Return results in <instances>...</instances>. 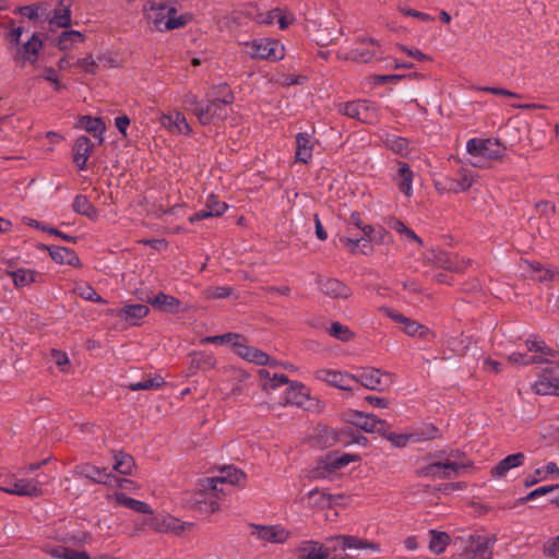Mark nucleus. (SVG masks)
<instances>
[{
    "label": "nucleus",
    "instance_id": "nucleus-1",
    "mask_svg": "<svg viewBox=\"0 0 559 559\" xmlns=\"http://www.w3.org/2000/svg\"><path fill=\"white\" fill-rule=\"evenodd\" d=\"M224 475L209 477L200 483L199 492L197 493L195 504L201 511L215 512L218 509V496L223 489L217 487L218 484L242 485L246 475L236 468H225L222 471Z\"/></svg>",
    "mask_w": 559,
    "mask_h": 559
},
{
    "label": "nucleus",
    "instance_id": "nucleus-2",
    "mask_svg": "<svg viewBox=\"0 0 559 559\" xmlns=\"http://www.w3.org/2000/svg\"><path fill=\"white\" fill-rule=\"evenodd\" d=\"M462 453L457 450L447 453L438 451L429 453L427 460L429 463L416 471L418 477H428L431 479H452L459 476L460 471L468 467L471 462H460Z\"/></svg>",
    "mask_w": 559,
    "mask_h": 559
},
{
    "label": "nucleus",
    "instance_id": "nucleus-3",
    "mask_svg": "<svg viewBox=\"0 0 559 559\" xmlns=\"http://www.w3.org/2000/svg\"><path fill=\"white\" fill-rule=\"evenodd\" d=\"M462 546V556L466 559H492V549L497 542L493 534H471L457 538Z\"/></svg>",
    "mask_w": 559,
    "mask_h": 559
},
{
    "label": "nucleus",
    "instance_id": "nucleus-4",
    "mask_svg": "<svg viewBox=\"0 0 559 559\" xmlns=\"http://www.w3.org/2000/svg\"><path fill=\"white\" fill-rule=\"evenodd\" d=\"M328 542L332 544L330 547L331 555L328 559H353L347 554H338V551H345L346 549H370L379 552L380 545L368 539L360 538L355 535H334L328 538Z\"/></svg>",
    "mask_w": 559,
    "mask_h": 559
},
{
    "label": "nucleus",
    "instance_id": "nucleus-5",
    "mask_svg": "<svg viewBox=\"0 0 559 559\" xmlns=\"http://www.w3.org/2000/svg\"><path fill=\"white\" fill-rule=\"evenodd\" d=\"M148 20L160 32L180 28L189 21L187 15H178L176 8L166 3L153 5L148 13Z\"/></svg>",
    "mask_w": 559,
    "mask_h": 559
},
{
    "label": "nucleus",
    "instance_id": "nucleus-6",
    "mask_svg": "<svg viewBox=\"0 0 559 559\" xmlns=\"http://www.w3.org/2000/svg\"><path fill=\"white\" fill-rule=\"evenodd\" d=\"M249 49L248 55L253 59H267L277 61L284 57V47L274 39L260 38L251 43H246Z\"/></svg>",
    "mask_w": 559,
    "mask_h": 559
},
{
    "label": "nucleus",
    "instance_id": "nucleus-7",
    "mask_svg": "<svg viewBox=\"0 0 559 559\" xmlns=\"http://www.w3.org/2000/svg\"><path fill=\"white\" fill-rule=\"evenodd\" d=\"M222 88L226 91L224 97H215L210 100L205 106L202 105L194 110V115L198 117L202 124H209L214 118H223L222 105H230L234 103L235 96L226 84H223Z\"/></svg>",
    "mask_w": 559,
    "mask_h": 559
},
{
    "label": "nucleus",
    "instance_id": "nucleus-8",
    "mask_svg": "<svg viewBox=\"0 0 559 559\" xmlns=\"http://www.w3.org/2000/svg\"><path fill=\"white\" fill-rule=\"evenodd\" d=\"M338 111L362 123H376L378 114L376 107L367 100H354L338 105Z\"/></svg>",
    "mask_w": 559,
    "mask_h": 559
},
{
    "label": "nucleus",
    "instance_id": "nucleus-9",
    "mask_svg": "<svg viewBox=\"0 0 559 559\" xmlns=\"http://www.w3.org/2000/svg\"><path fill=\"white\" fill-rule=\"evenodd\" d=\"M144 524L156 533L174 535H181L189 525L170 514H155L153 510L152 514L144 519Z\"/></svg>",
    "mask_w": 559,
    "mask_h": 559
},
{
    "label": "nucleus",
    "instance_id": "nucleus-10",
    "mask_svg": "<svg viewBox=\"0 0 559 559\" xmlns=\"http://www.w3.org/2000/svg\"><path fill=\"white\" fill-rule=\"evenodd\" d=\"M533 389L539 395H559V361L549 362L543 369Z\"/></svg>",
    "mask_w": 559,
    "mask_h": 559
},
{
    "label": "nucleus",
    "instance_id": "nucleus-11",
    "mask_svg": "<svg viewBox=\"0 0 559 559\" xmlns=\"http://www.w3.org/2000/svg\"><path fill=\"white\" fill-rule=\"evenodd\" d=\"M466 151L473 156L488 159H498L502 155L499 141L492 139H471L466 144Z\"/></svg>",
    "mask_w": 559,
    "mask_h": 559
},
{
    "label": "nucleus",
    "instance_id": "nucleus-12",
    "mask_svg": "<svg viewBox=\"0 0 559 559\" xmlns=\"http://www.w3.org/2000/svg\"><path fill=\"white\" fill-rule=\"evenodd\" d=\"M251 535L260 540L272 544H284L290 537V532L281 525L249 524Z\"/></svg>",
    "mask_w": 559,
    "mask_h": 559
},
{
    "label": "nucleus",
    "instance_id": "nucleus-13",
    "mask_svg": "<svg viewBox=\"0 0 559 559\" xmlns=\"http://www.w3.org/2000/svg\"><path fill=\"white\" fill-rule=\"evenodd\" d=\"M41 47L43 41L39 39L37 34H33L26 43L21 46L19 45L15 48V52L13 53V61L21 68L24 67L27 62L35 64Z\"/></svg>",
    "mask_w": 559,
    "mask_h": 559
},
{
    "label": "nucleus",
    "instance_id": "nucleus-14",
    "mask_svg": "<svg viewBox=\"0 0 559 559\" xmlns=\"http://www.w3.org/2000/svg\"><path fill=\"white\" fill-rule=\"evenodd\" d=\"M316 379L326 382L340 390L354 391L353 384L356 380V377L336 370L319 369L316 371Z\"/></svg>",
    "mask_w": 559,
    "mask_h": 559
},
{
    "label": "nucleus",
    "instance_id": "nucleus-15",
    "mask_svg": "<svg viewBox=\"0 0 559 559\" xmlns=\"http://www.w3.org/2000/svg\"><path fill=\"white\" fill-rule=\"evenodd\" d=\"M350 421L366 432H376L379 435H385V427H388L385 420L378 418L373 414H365L358 411L350 415Z\"/></svg>",
    "mask_w": 559,
    "mask_h": 559
},
{
    "label": "nucleus",
    "instance_id": "nucleus-16",
    "mask_svg": "<svg viewBox=\"0 0 559 559\" xmlns=\"http://www.w3.org/2000/svg\"><path fill=\"white\" fill-rule=\"evenodd\" d=\"M355 377L356 380L354 384L359 383L360 385L365 386L368 390L382 391L384 389V385L390 384V382L384 381L383 378L390 379L391 374L388 372H382L380 369L377 368H367L364 369L361 373Z\"/></svg>",
    "mask_w": 559,
    "mask_h": 559
},
{
    "label": "nucleus",
    "instance_id": "nucleus-17",
    "mask_svg": "<svg viewBox=\"0 0 559 559\" xmlns=\"http://www.w3.org/2000/svg\"><path fill=\"white\" fill-rule=\"evenodd\" d=\"M426 261L437 267L445 271L460 273L463 272L464 265L459 261L456 255H451L448 252L432 249L426 257Z\"/></svg>",
    "mask_w": 559,
    "mask_h": 559
},
{
    "label": "nucleus",
    "instance_id": "nucleus-18",
    "mask_svg": "<svg viewBox=\"0 0 559 559\" xmlns=\"http://www.w3.org/2000/svg\"><path fill=\"white\" fill-rule=\"evenodd\" d=\"M296 552L298 559H328L331 555L330 547L313 539L301 540Z\"/></svg>",
    "mask_w": 559,
    "mask_h": 559
},
{
    "label": "nucleus",
    "instance_id": "nucleus-19",
    "mask_svg": "<svg viewBox=\"0 0 559 559\" xmlns=\"http://www.w3.org/2000/svg\"><path fill=\"white\" fill-rule=\"evenodd\" d=\"M0 491L10 495L24 496L31 498H37L43 495V489L40 488L39 483L27 479L16 480L10 487L0 486Z\"/></svg>",
    "mask_w": 559,
    "mask_h": 559
},
{
    "label": "nucleus",
    "instance_id": "nucleus-20",
    "mask_svg": "<svg viewBox=\"0 0 559 559\" xmlns=\"http://www.w3.org/2000/svg\"><path fill=\"white\" fill-rule=\"evenodd\" d=\"M140 299L146 301L162 312L177 313L180 311L181 301L178 298L164 293H159L153 297L147 295Z\"/></svg>",
    "mask_w": 559,
    "mask_h": 559
},
{
    "label": "nucleus",
    "instance_id": "nucleus-21",
    "mask_svg": "<svg viewBox=\"0 0 559 559\" xmlns=\"http://www.w3.org/2000/svg\"><path fill=\"white\" fill-rule=\"evenodd\" d=\"M233 347L235 348L237 355L250 362H254L260 366L270 364L269 355L255 347L248 346L240 343L239 341H235L233 343Z\"/></svg>",
    "mask_w": 559,
    "mask_h": 559
},
{
    "label": "nucleus",
    "instance_id": "nucleus-22",
    "mask_svg": "<svg viewBox=\"0 0 559 559\" xmlns=\"http://www.w3.org/2000/svg\"><path fill=\"white\" fill-rule=\"evenodd\" d=\"M524 461L525 454L522 452L510 454L491 468L490 475L493 478H503L509 471L522 466Z\"/></svg>",
    "mask_w": 559,
    "mask_h": 559
},
{
    "label": "nucleus",
    "instance_id": "nucleus-23",
    "mask_svg": "<svg viewBox=\"0 0 559 559\" xmlns=\"http://www.w3.org/2000/svg\"><path fill=\"white\" fill-rule=\"evenodd\" d=\"M93 148L94 145L87 136L81 135L75 140L73 145V162L81 170L85 169L86 162Z\"/></svg>",
    "mask_w": 559,
    "mask_h": 559
},
{
    "label": "nucleus",
    "instance_id": "nucleus-24",
    "mask_svg": "<svg viewBox=\"0 0 559 559\" xmlns=\"http://www.w3.org/2000/svg\"><path fill=\"white\" fill-rule=\"evenodd\" d=\"M74 473L97 484H106L107 478L110 477V473L107 472L106 467H98L88 463L75 466Z\"/></svg>",
    "mask_w": 559,
    "mask_h": 559
},
{
    "label": "nucleus",
    "instance_id": "nucleus-25",
    "mask_svg": "<svg viewBox=\"0 0 559 559\" xmlns=\"http://www.w3.org/2000/svg\"><path fill=\"white\" fill-rule=\"evenodd\" d=\"M160 123L173 133L189 134L191 132V128L187 122L186 117L178 111L171 115H163L160 117Z\"/></svg>",
    "mask_w": 559,
    "mask_h": 559
},
{
    "label": "nucleus",
    "instance_id": "nucleus-26",
    "mask_svg": "<svg viewBox=\"0 0 559 559\" xmlns=\"http://www.w3.org/2000/svg\"><path fill=\"white\" fill-rule=\"evenodd\" d=\"M44 248L49 251L51 259L57 263L81 266L80 259L74 251L60 246H44Z\"/></svg>",
    "mask_w": 559,
    "mask_h": 559
},
{
    "label": "nucleus",
    "instance_id": "nucleus-27",
    "mask_svg": "<svg viewBox=\"0 0 559 559\" xmlns=\"http://www.w3.org/2000/svg\"><path fill=\"white\" fill-rule=\"evenodd\" d=\"M321 292L330 298L347 299L352 290L345 284L335 278H328L321 283Z\"/></svg>",
    "mask_w": 559,
    "mask_h": 559
},
{
    "label": "nucleus",
    "instance_id": "nucleus-28",
    "mask_svg": "<svg viewBox=\"0 0 559 559\" xmlns=\"http://www.w3.org/2000/svg\"><path fill=\"white\" fill-rule=\"evenodd\" d=\"M150 312V309L146 305L143 304H134L127 305L123 308L117 311V316L127 322H130L133 325L138 324V321L146 317Z\"/></svg>",
    "mask_w": 559,
    "mask_h": 559
},
{
    "label": "nucleus",
    "instance_id": "nucleus-29",
    "mask_svg": "<svg viewBox=\"0 0 559 559\" xmlns=\"http://www.w3.org/2000/svg\"><path fill=\"white\" fill-rule=\"evenodd\" d=\"M309 400L308 389L299 382H292L286 390L285 404L304 406Z\"/></svg>",
    "mask_w": 559,
    "mask_h": 559
},
{
    "label": "nucleus",
    "instance_id": "nucleus-30",
    "mask_svg": "<svg viewBox=\"0 0 559 559\" xmlns=\"http://www.w3.org/2000/svg\"><path fill=\"white\" fill-rule=\"evenodd\" d=\"M112 499L117 504L123 506L136 513L145 515L152 514V508L146 502L128 497L123 492H116Z\"/></svg>",
    "mask_w": 559,
    "mask_h": 559
},
{
    "label": "nucleus",
    "instance_id": "nucleus-31",
    "mask_svg": "<svg viewBox=\"0 0 559 559\" xmlns=\"http://www.w3.org/2000/svg\"><path fill=\"white\" fill-rule=\"evenodd\" d=\"M71 0H60L58 8L53 10V15L49 23L64 28L71 26Z\"/></svg>",
    "mask_w": 559,
    "mask_h": 559
},
{
    "label": "nucleus",
    "instance_id": "nucleus-32",
    "mask_svg": "<svg viewBox=\"0 0 559 559\" xmlns=\"http://www.w3.org/2000/svg\"><path fill=\"white\" fill-rule=\"evenodd\" d=\"M313 144L309 134L298 133L296 135V160L308 163L312 158Z\"/></svg>",
    "mask_w": 559,
    "mask_h": 559
},
{
    "label": "nucleus",
    "instance_id": "nucleus-33",
    "mask_svg": "<svg viewBox=\"0 0 559 559\" xmlns=\"http://www.w3.org/2000/svg\"><path fill=\"white\" fill-rule=\"evenodd\" d=\"M526 267L532 272L531 277L539 283L551 282L558 273L555 269L545 267L539 262L524 261Z\"/></svg>",
    "mask_w": 559,
    "mask_h": 559
},
{
    "label": "nucleus",
    "instance_id": "nucleus-34",
    "mask_svg": "<svg viewBox=\"0 0 559 559\" xmlns=\"http://www.w3.org/2000/svg\"><path fill=\"white\" fill-rule=\"evenodd\" d=\"M307 497H308L309 503L311 506L317 507V508H321V509L330 508L334 503H336L337 499H342L343 498L342 495L332 496V495H329V493H326L324 491H321L319 489H313V490L309 491Z\"/></svg>",
    "mask_w": 559,
    "mask_h": 559
},
{
    "label": "nucleus",
    "instance_id": "nucleus-35",
    "mask_svg": "<svg viewBox=\"0 0 559 559\" xmlns=\"http://www.w3.org/2000/svg\"><path fill=\"white\" fill-rule=\"evenodd\" d=\"M79 124L94 136H97L99 139V143L104 141L102 134L106 130V126L100 118L81 116L79 118Z\"/></svg>",
    "mask_w": 559,
    "mask_h": 559
},
{
    "label": "nucleus",
    "instance_id": "nucleus-36",
    "mask_svg": "<svg viewBox=\"0 0 559 559\" xmlns=\"http://www.w3.org/2000/svg\"><path fill=\"white\" fill-rule=\"evenodd\" d=\"M429 535L431 538L429 540L428 548L437 555L442 554L451 542L450 535L445 532L430 530Z\"/></svg>",
    "mask_w": 559,
    "mask_h": 559
},
{
    "label": "nucleus",
    "instance_id": "nucleus-37",
    "mask_svg": "<svg viewBox=\"0 0 559 559\" xmlns=\"http://www.w3.org/2000/svg\"><path fill=\"white\" fill-rule=\"evenodd\" d=\"M403 332L408 336H417L423 340L436 337V333L431 331L428 326L420 324L412 319H408L407 322L404 324Z\"/></svg>",
    "mask_w": 559,
    "mask_h": 559
},
{
    "label": "nucleus",
    "instance_id": "nucleus-38",
    "mask_svg": "<svg viewBox=\"0 0 559 559\" xmlns=\"http://www.w3.org/2000/svg\"><path fill=\"white\" fill-rule=\"evenodd\" d=\"M72 207L74 212H76L80 215H84L90 219L94 221L98 216L96 207L88 201V199L85 195H76Z\"/></svg>",
    "mask_w": 559,
    "mask_h": 559
},
{
    "label": "nucleus",
    "instance_id": "nucleus-39",
    "mask_svg": "<svg viewBox=\"0 0 559 559\" xmlns=\"http://www.w3.org/2000/svg\"><path fill=\"white\" fill-rule=\"evenodd\" d=\"M7 274L12 277L16 287H24L36 282L38 275L35 271L25 269L8 270Z\"/></svg>",
    "mask_w": 559,
    "mask_h": 559
},
{
    "label": "nucleus",
    "instance_id": "nucleus-40",
    "mask_svg": "<svg viewBox=\"0 0 559 559\" xmlns=\"http://www.w3.org/2000/svg\"><path fill=\"white\" fill-rule=\"evenodd\" d=\"M84 35L79 31H66L58 37L57 46L60 50H70L75 43L84 41Z\"/></svg>",
    "mask_w": 559,
    "mask_h": 559
},
{
    "label": "nucleus",
    "instance_id": "nucleus-41",
    "mask_svg": "<svg viewBox=\"0 0 559 559\" xmlns=\"http://www.w3.org/2000/svg\"><path fill=\"white\" fill-rule=\"evenodd\" d=\"M135 466L134 460L130 454L119 452L115 455L114 469L122 475H131Z\"/></svg>",
    "mask_w": 559,
    "mask_h": 559
},
{
    "label": "nucleus",
    "instance_id": "nucleus-42",
    "mask_svg": "<svg viewBox=\"0 0 559 559\" xmlns=\"http://www.w3.org/2000/svg\"><path fill=\"white\" fill-rule=\"evenodd\" d=\"M49 554L60 559H90V555L86 551H78L63 546L52 548L49 550Z\"/></svg>",
    "mask_w": 559,
    "mask_h": 559
},
{
    "label": "nucleus",
    "instance_id": "nucleus-43",
    "mask_svg": "<svg viewBox=\"0 0 559 559\" xmlns=\"http://www.w3.org/2000/svg\"><path fill=\"white\" fill-rule=\"evenodd\" d=\"M330 336L341 341L349 342L355 338V333L347 325L340 322H333L328 330Z\"/></svg>",
    "mask_w": 559,
    "mask_h": 559
},
{
    "label": "nucleus",
    "instance_id": "nucleus-44",
    "mask_svg": "<svg viewBox=\"0 0 559 559\" xmlns=\"http://www.w3.org/2000/svg\"><path fill=\"white\" fill-rule=\"evenodd\" d=\"M399 166V174L402 178L399 187L402 192L409 197L412 194L413 171L406 163H400Z\"/></svg>",
    "mask_w": 559,
    "mask_h": 559
},
{
    "label": "nucleus",
    "instance_id": "nucleus-45",
    "mask_svg": "<svg viewBox=\"0 0 559 559\" xmlns=\"http://www.w3.org/2000/svg\"><path fill=\"white\" fill-rule=\"evenodd\" d=\"M509 361L514 365H532V364H542L544 362V359L540 355H527V353H512L508 357Z\"/></svg>",
    "mask_w": 559,
    "mask_h": 559
},
{
    "label": "nucleus",
    "instance_id": "nucleus-46",
    "mask_svg": "<svg viewBox=\"0 0 559 559\" xmlns=\"http://www.w3.org/2000/svg\"><path fill=\"white\" fill-rule=\"evenodd\" d=\"M385 145L394 153L405 156L408 152V140L401 136H386Z\"/></svg>",
    "mask_w": 559,
    "mask_h": 559
},
{
    "label": "nucleus",
    "instance_id": "nucleus-47",
    "mask_svg": "<svg viewBox=\"0 0 559 559\" xmlns=\"http://www.w3.org/2000/svg\"><path fill=\"white\" fill-rule=\"evenodd\" d=\"M374 53H376V51L373 49H369V48H362V49L355 48V49L349 50L344 56V59L353 60V61H356V62H369L373 58Z\"/></svg>",
    "mask_w": 559,
    "mask_h": 559
},
{
    "label": "nucleus",
    "instance_id": "nucleus-48",
    "mask_svg": "<svg viewBox=\"0 0 559 559\" xmlns=\"http://www.w3.org/2000/svg\"><path fill=\"white\" fill-rule=\"evenodd\" d=\"M453 182L455 186L449 188L453 192L467 191L474 182V176L468 170L462 169L460 171V178Z\"/></svg>",
    "mask_w": 559,
    "mask_h": 559
},
{
    "label": "nucleus",
    "instance_id": "nucleus-49",
    "mask_svg": "<svg viewBox=\"0 0 559 559\" xmlns=\"http://www.w3.org/2000/svg\"><path fill=\"white\" fill-rule=\"evenodd\" d=\"M74 292L85 300L105 302V300L96 293V290L87 284L76 285Z\"/></svg>",
    "mask_w": 559,
    "mask_h": 559
},
{
    "label": "nucleus",
    "instance_id": "nucleus-50",
    "mask_svg": "<svg viewBox=\"0 0 559 559\" xmlns=\"http://www.w3.org/2000/svg\"><path fill=\"white\" fill-rule=\"evenodd\" d=\"M260 376L264 378H269V382L263 383V389L267 390L275 389L281 384H287L289 382L288 378L285 374H274L272 378L270 377V372L266 370H260Z\"/></svg>",
    "mask_w": 559,
    "mask_h": 559
},
{
    "label": "nucleus",
    "instance_id": "nucleus-51",
    "mask_svg": "<svg viewBox=\"0 0 559 559\" xmlns=\"http://www.w3.org/2000/svg\"><path fill=\"white\" fill-rule=\"evenodd\" d=\"M209 211H212L216 217L223 215L228 209V205L221 202L214 194H210L204 205Z\"/></svg>",
    "mask_w": 559,
    "mask_h": 559
},
{
    "label": "nucleus",
    "instance_id": "nucleus-52",
    "mask_svg": "<svg viewBox=\"0 0 559 559\" xmlns=\"http://www.w3.org/2000/svg\"><path fill=\"white\" fill-rule=\"evenodd\" d=\"M163 384H164V379L162 377H155L153 379H148L145 381L132 383L129 385V388L132 391L153 390V389L160 388Z\"/></svg>",
    "mask_w": 559,
    "mask_h": 559
},
{
    "label": "nucleus",
    "instance_id": "nucleus-53",
    "mask_svg": "<svg viewBox=\"0 0 559 559\" xmlns=\"http://www.w3.org/2000/svg\"><path fill=\"white\" fill-rule=\"evenodd\" d=\"M240 338H241V336L239 334L226 333V334H223V335L206 336V337L201 340V343H203V344H207V343H212V344L231 343L233 344L235 341L238 342V340H240Z\"/></svg>",
    "mask_w": 559,
    "mask_h": 559
},
{
    "label": "nucleus",
    "instance_id": "nucleus-54",
    "mask_svg": "<svg viewBox=\"0 0 559 559\" xmlns=\"http://www.w3.org/2000/svg\"><path fill=\"white\" fill-rule=\"evenodd\" d=\"M231 294H233V288H230V287L212 286V287H207L204 290V295L207 299L227 298Z\"/></svg>",
    "mask_w": 559,
    "mask_h": 559
},
{
    "label": "nucleus",
    "instance_id": "nucleus-55",
    "mask_svg": "<svg viewBox=\"0 0 559 559\" xmlns=\"http://www.w3.org/2000/svg\"><path fill=\"white\" fill-rule=\"evenodd\" d=\"M389 426L385 427V435H382L386 440H389L396 448H404L408 440L411 439V435L404 433H394L389 432Z\"/></svg>",
    "mask_w": 559,
    "mask_h": 559
},
{
    "label": "nucleus",
    "instance_id": "nucleus-56",
    "mask_svg": "<svg viewBox=\"0 0 559 559\" xmlns=\"http://www.w3.org/2000/svg\"><path fill=\"white\" fill-rule=\"evenodd\" d=\"M39 10L45 11L46 7L43 4L19 7L15 9V13H21L27 16L29 20L36 21L39 17Z\"/></svg>",
    "mask_w": 559,
    "mask_h": 559
},
{
    "label": "nucleus",
    "instance_id": "nucleus-57",
    "mask_svg": "<svg viewBox=\"0 0 559 559\" xmlns=\"http://www.w3.org/2000/svg\"><path fill=\"white\" fill-rule=\"evenodd\" d=\"M559 488V485H550V486H543V487H538L536 489H534L533 491H531L528 495H526L525 497L521 498L519 500V502L521 503H525V502H528L537 497H540V496H545L549 492H551L552 490Z\"/></svg>",
    "mask_w": 559,
    "mask_h": 559
},
{
    "label": "nucleus",
    "instance_id": "nucleus-58",
    "mask_svg": "<svg viewBox=\"0 0 559 559\" xmlns=\"http://www.w3.org/2000/svg\"><path fill=\"white\" fill-rule=\"evenodd\" d=\"M355 460H356L355 455L343 454L342 456H338V457H330L328 466L334 471V469H338V468L346 466L347 464H349L350 462H353Z\"/></svg>",
    "mask_w": 559,
    "mask_h": 559
},
{
    "label": "nucleus",
    "instance_id": "nucleus-59",
    "mask_svg": "<svg viewBox=\"0 0 559 559\" xmlns=\"http://www.w3.org/2000/svg\"><path fill=\"white\" fill-rule=\"evenodd\" d=\"M76 66L82 68L85 72L91 73V74H95L98 69V64L96 63V61L93 59V57L91 55L85 58L79 59L76 61Z\"/></svg>",
    "mask_w": 559,
    "mask_h": 559
},
{
    "label": "nucleus",
    "instance_id": "nucleus-60",
    "mask_svg": "<svg viewBox=\"0 0 559 559\" xmlns=\"http://www.w3.org/2000/svg\"><path fill=\"white\" fill-rule=\"evenodd\" d=\"M51 359L53 360V362L61 368L62 371H67L68 370V366L70 365V360H69V357L66 353H62L60 350H57V349H52L51 350Z\"/></svg>",
    "mask_w": 559,
    "mask_h": 559
},
{
    "label": "nucleus",
    "instance_id": "nucleus-61",
    "mask_svg": "<svg viewBox=\"0 0 559 559\" xmlns=\"http://www.w3.org/2000/svg\"><path fill=\"white\" fill-rule=\"evenodd\" d=\"M542 479H546L544 468H536L534 475H530L524 479V486L532 487Z\"/></svg>",
    "mask_w": 559,
    "mask_h": 559
},
{
    "label": "nucleus",
    "instance_id": "nucleus-62",
    "mask_svg": "<svg viewBox=\"0 0 559 559\" xmlns=\"http://www.w3.org/2000/svg\"><path fill=\"white\" fill-rule=\"evenodd\" d=\"M341 241L348 248L352 254L359 252V246L364 241V238L353 239L349 237L341 238Z\"/></svg>",
    "mask_w": 559,
    "mask_h": 559
},
{
    "label": "nucleus",
    "instance_id": "nucleus-63",
    "mask_svg": "<svg viewBox=\"0 0 559 559\" xmlns=\"http://www.w3.org/2000/svg\"><path fill=\"white\" fill-rule=\"evenodd\" d=\"M397 47L403 52L407 53L409 57H413L419 61L430 60V58L427 55H425L423 51H420L419 49H411L404 45H397Z\"/></svg>",
    "mask_w": 559,
    "mask_h": 559
},
{
    "label": "nucleus",
    "instance_id": "nucleus-64",
    "mask_svg": "<svg viewBox=\"0 0 559 559\" xmlns=\"http://www.w3.org/2000/svg\"><path fill=\"white\" fill-rule=\"evenodd\" d=\"M369 404L379 408H388L390 402L388 399L368 395L365 399Z\"/></svg>",
    "mask_w": 559,
    "mask_h": 559
}]
</instances>
